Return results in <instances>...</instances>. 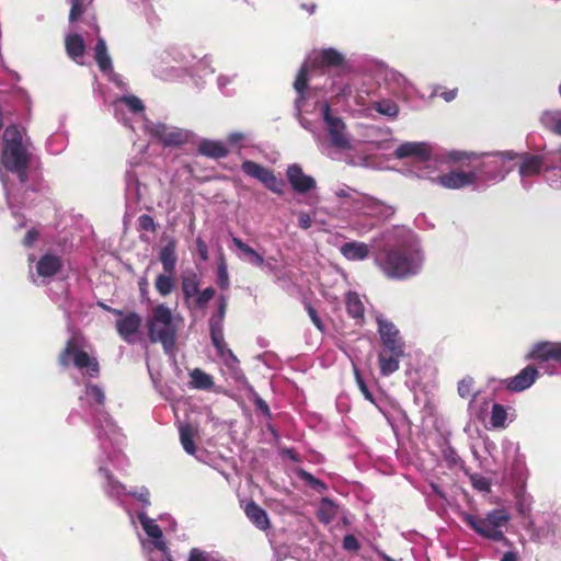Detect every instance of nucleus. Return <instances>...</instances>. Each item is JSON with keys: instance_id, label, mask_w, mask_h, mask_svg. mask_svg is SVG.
<instances>
[{"instance_id": "1", "label": "nucleus", "mask_w": 561, "mask_h": 561, "mask_svg": "<svg viewBox=\"0 0 561 561\" xmlns=\"http://www.w3.org/2000/svg\"><path fill=\"white\" fill-rule=\"evenodd\" d=\"M374 263L389 279H404L413 276L421 265L417 254L410 249L388 244L375 252Z\"/></svg>"}, {"instance_id": "2", "label": "nucleus", "mask_w": 561, "mask_h": 561, "mask_svg": "<svg viewBox=\"0 0 561 561\" xmlns=\"http://www.w3.org/2000/svg\"><path fill=\"white\" fill-rule=\"evenodd\" d=\"M148 339L160 343L164 353L171 354L176 344L179 323L172 310L164 304L154 306L147 319Z\"/></svg>"}, {"instance_id": "3", "label": "nucleus", "mask_w": 561, "mask_h": 561, "mask_svg": "<svg viewBox=\"0 0 561 561\" xmlns=\"http://www.w3.org/2000/svg\"><path fill=\"white\" fill-rule=\"evenodd\" d=\"M85 342V337L80 331H73L58 355V363L64 368H68L72 363L76 368L85 370L90 377L95 378L100 375V365L95 357L90 356L83 350Z\"/></svg>"}, {"instance_id": "4", "label": "nucleus", "mask_w": 561, "mask_h": 561, "mask_svg": "<svg viewBox=\"0 0 561 561\" xmlns=\"http://www.w3.org/2000/svg\"><path fill=\"white\" fill-rule=\"evenodd\" d=\"M461 522L470 527L478 535L493 541H507L504 536L503 527L511 519L510 513L505 508L490 511L485 517H479L470 513H461Z\"/></svg>"}, {"instance_id": "5", "label": "nucleus", "mask_w": 561, "mask_h": 561, "mask_svg": "<svg viewBox=\"0 0 561 561\" xmlns=\"http://www.w3.org/2000/svg\"><path fill=\"white\" fill-rule=\"evenodd\" d=\"M24 128L10 125L3 134L2 164L5 169L30 164L31 153L27 144L23 142Z\"/></svg>"}, {"instance_id": "6", "label": "nucleus", "mask_w": 561, "mask_h": 561, "mask_svg": "<svg viewBox=\"0 0 561 561\" xmlns=\"http://www.w3.org/2000/svg\"><path fill=\"white\" fill-rule=\"evenodd\" d=\"M227 309L228 297L220 295L217 299V310L210 316L208 320L211 343L220 355H225L226 351L232 355V352L227 350V345L224 339V323Z\"/></svg>"}, {"instance_id": "7", "label": "nucleus", "mask_w": 561, "mask_h": 561, "mask_svg": "<svg viewBox=\"0 0 561 561\" xmlns=\"http://www.w3.org/2000/svg\"><path fill=\"white\" fill-rule=\"evenodd\" d=\"M241 170L245 175L259 180L271 192L277 195L284 194L285 182L278 179L273 170L252 160H244L241 163Z\"/></svg>"}, {"instance_id": "8", "label": "nucleus", "mask_w": 561, "mask_h": 561, "mask_svg": "<svg viewBox=\"0 0 561 561\" xmlns=\"http://www.w3.org/2000/svg\"><path fill=\"white\" fill-rule=\"evenodd\" d=\"M102 307L112 312L115 316H118L119 319L116 320L115 328L118 333V335L126 342V343H134L135 339L134 336L138 333L142 319L137 312H128L124 313L119 309L111 308L108 306L102 305Z\"/></svg>"}, {"instance_id": "9", "label": "nucleus", "mask_w": 561, "mask_h": 561, "mask_svg": "<svg viewBox=\"0 0 561 561\" xmlns=\"http://www.w3.org/2000/svg\"><path fill=\"white\" fill-rule=\"evenodd\" d=\"M377 323L385 351L396 355H404V342L398 328L391 321L381 318L377 319Z\"/></svg>"}, {"instance_id": "10", "label": "nucleus", "mask_w": 561, "mask_h": 561, "mask_svg": "<svg viewBox=\"0 0 561 561\" xmlns=\"http://www.w3.org/2000/svg\"><path fill=\"white\" fill-rule=\"evenodd\" d=\"M150 134L163 147H181L188 142L190 133L178 127H169L165 124H156L150 129Z\"/></svg>"}, {"instance_id": "11", "label": "nucleus", "mask_w": 561, "mask_h": 561, "mask_svg": "<svg viewBox=\"0 0 561 561\" xmlns=\"http://www.w3.org/2000/svg\"><path fill=\"white\" fill-rule=\"evenodd\" d=\"M323 118L328 125V134L330 136L331 145L341 150L351 149V141L345 135V123L340 117L331 116L330 107L328 105L324 108Z\"/></svg>"}, {"instance_id": "12", "label": "nucleus", "mask_w": 561, "mask_h": 561, "mask_svg": "<svg viewBox=\"0 0 561 561\" xmlns=\"http://www.w3.org/2000/svg\"><path fill=\"white\" fill-rule=\"evenodd\" d=\"M346 67L345 57L334 48L322 49L310 59V68L312 69H334L344 71Z\"/></svg>"}, {"instance_id": "13", "label": "nucleus", "mask_w": 561, "mask_h": 561, "mask_svg": "<svg viewBox=\"0 0 561 561\" xmlns=\"http://www.w3.org/2000/svg\"><path fill=\"white\" fill-rule=\"evenodd\" d=\"M478 180V172H461V171H451L446 174L438 175L433 181L439 184L440 186L448 190H458L466 186H470L474 184Z\"/></svg>"}, {"instance_id": "14", "label": "nucleus", "mask_w": 561, "mask_h": 561, "mask_svg": "<svg viewBox=\"0 0 561 561\" xmlns=\"http://www.w3.org/2000/svg\"><path fill=\"white\" fill-rule=\"evenodd\" d=\"M528 359L539 363L557 362L561 364V343L559 342H538L527 355Z\"/></svg>"}, {"instance_id": "15", "label": "nucleus", "mask_w": 561, "mask_h": 561, "mask_svg": "<svg viewBox=\"0 0 561 561\" xmlns=\"http://www.w3.org/2000/svg\"><path fill=\"white\" fill-rule=\"evenodd\" d=\"M538 370L535 366L528 365L523 368L513 378L503 380L506 389L513 392H519L528 389L537 379Z\"/></svg>"}, {"instance_id": "16", "label": "nucleus", "mask_w": 561, "mask_h": 561, "mask_svg": "<svg viewBox=\"0 0 561 561\" xmlns=\"http://www.w3.org/2000/svg\"><path fill=\"white\" fill-rule=\"evenodd\" d=\"M286 176L294 191L304 194L316 186V181L312 176L306 175L299 164H290L287 168Z\"/></svg>"}, {"instance_id": "17", "label": "nucleus", "mask_w": 561, "mask_h": 561, "mask_svg": "<svg viewBox=\"0 0 561 561\" xmlns=\"http://www.w3.org/2000/svg\"><path fill=\"white\" fill-rule=\"evenodd\" d=\"M432 150L425 142H404L401 144L394 151V156L398 159H405L409 157L419 158L421 161L428 160L431 158Z\"/></svg>"}, {"instance_id": "18", "label": "nucleus", "mask_w": 561, "mask_h": 561, "mask_svg": "<svg viewBox=\"0 0 561 561\" xmlns=\"http://www.w3.org/2000/svg\"><path fill=\"white\" fill-rule=\"evenodd\" d=\"M362 209H364L367 215L379 219H388L393 216L396 211L392 206L369 195L363 197Z\"/></svg>"}, {"instance_id": "19", "label": "nucleus", "mask_w": 561, "mask_h": 561, "mask_svg": "<svg viewBox=\"0 0 561 561\" xmlns=\"http://www.w3.org/2000/svg\"><path fill=\"white\" fill-rule=\"evenodd\" d=\"M244 513L257 529L265 531L271 527V522L266 511L254 501L247 504Z\"/></svg>"}, {"instance_id": "20", "label": "nucleus", "mask_w": 561, "mask_h": 561, "mask_svg": "<svg viewBox=\"0 0 561 561\" xmlns=\"http://www.w3.org/2000/svg\"><path fill=\"white\" fill-rule=\"evenodd\" d=\"M62 267V260L58 255L50 253L44 254L37 262L36 271L42 277H53Z\"/></svg>"}, {"instance_id": "21", "label": "nucleus", "mask_w": 561, "mask_h": 561, "mask_svg": "<svg viewBox=\"0 0 561 561\" xmlns=\"http://www.w3.org/2000/svg\"><path fill=\"white\" fill-rule=\"evenodd\" d=\"M199 154L211 159L225 158L229 153L228 147L219 140L203 139L197 148Z\"/></svg>"}, {"instance_id": "22", "label": "nucleus", "mask_w": 561, "mask_h": 561, "mask_svg": "<svg viewBox=\"0 0 561 561\" xmlns=\"http://www.w3.org/2000/svg\"><path fill=\"white\" fill-rule=\"evenodd\" d=\"M159 261L162 268L167 273H175L178 263L176 254V241L174 239L169 240L159 252Z\"/></svg>"}, {"instance_id": "23", "label": "nucleus", "mask_w": 561, "mask_h": 561, "mask_svg": "<svg viewBox=\"0 0 561 561\" xmlns=\"http://www.w3.org/2000/svg\"><path fill=\"white\" fill-rule=\"evenodd\" d=\"M340 252L348 261H363L369 255V247L364 242L351 241L342 244Z\"/></svg>"}, {"instance_id": "24", "label": "nucleus", "mask_w": 561, "mask_h": 561, "mask_svg": "<svg viewBox=\"0 0 561 561\" xmlns=\"http://www.w3.org/2000/svg\"><path fill=\"white\" fill-rule=\"evenodd\" d=\"M345 307L348 316L355 319L357 323L364 322L365 307L357 293L348 291L346 294Z\"/></svg>"}, {"instance_id": "25", "label": "nucleus", "mask_w": 561, "mask_h": 561, "mask_svg": "<svg viewBox=\"0 0 561 561\" xmlns=\"http://www.w3.org/2000/svg\"><path fill=\"white\" fill-rule=\"evenodd\" d=\"M520 158L519 173L522 176H531L540 173L543 165L542 157L526 152Z\"/></svg>"}, {"instance_id": "26", "label": "nucleus", "mask_w": 561, "mask_h": 561, "mask_svg": "<svg viewBox=\"0 0 561 561\" xmlns=\"http://www.w3.org/2000/svg\"><path fill=\"white\" fill-rule=\"evenodd\" d=\"M201 279L199 276L192 272L182 277L181 289L183 294L184 301L190 305L191 300L197 295L199 291Z\"/></svg>"}, {"instance_id": "27", "label": "nucleus", "mask_w": 561, "mask_h": 561, "mask_svg": "<svg viewBox=\"0 0 561 561\" xmlns=\"http://www.w3.org/2000/svg\"><path fill=\"white\" fill-rule=\"evenodd\" d=\"M232 242L238 250H240L243 254V259L247 260L250 264L261 267L264 265V257L262 254L257 253L253 248L242 241V239L238 237H232Z\"/></svg>"}, {"instance_id": "28", "label": "nucleus", "mask_w": 561, "mask_h": 561, "mask_svg": "<svg viewBox=\"0 0 561 561\" xmlns=\"http://www.w3.org/2000/svg\"><path fill=\"white\" fill-rule=\"evenodd\" d=\"M67 54L73 60L82 58L85 53V45L83 38L79 34L68 35L65 41Z\"/></svg>"}, {"instance_id": "29", "label": "nucleus", "mask_w": 561, "mask_h": 561, "mask_svg": "<svg viewBox=\"0 0 561 561\" xmlns=\"http://www.w3.org/2000/svg\"><path fill=\"white\" fill-rule=\"evenodd\" d=\"M175 273H160L157 275L154 279V288L159 293L160 296L167 297L169 296L175 288Z\"/></svg>"}, {"instance_id": "30", "label": "nucleus", "mask_w": 561, "mask_h": 561, "mask_svg": "<svg viewBox=\"0 0 561 561\" xmlns=\"http://www.w3.org/2000/svg\"><path fill=\"white\" fill-rule=\"evenodd\" d=\"M94 58L102 71L112 69V60L107 54L106 43L103 37H99L94 47Z\"/></svg>"}, {"instance_id": "31", "label": "nucleus", "mask_w": 561, "mask_h": 561, "mask_svg": "<svg viewBox=\"0 0 561 561\" xmlns=\"http://www.w3.org/2000/svg\"><path fill=\"white\" fill-rule=\"evenodd\" d=\"M403 355L391 354L387 356L383 353L379 354V368L382 376H389L399 369V358Z\"/></svg>"}, {"instance_id": "32", "label": "nucleus", "mask_w": 561, "mask_h": 561, "mask_svg": "<svg viewBox=\"0 0 561 561\" xmlns=\"http://www.w3.org/2000/svg\"><path fill=\"white\" fill-rule=\"evenodd\" d=\"M541 123L547 129L561 136V111H546L541 115Z\"/></svg>"}, {"instance_id": "33", "label": "nucleus", "mask_w": 561, "mask_h": 561, "mask_svg": "<svg viewBox=\"0 0 561 561\" xmlns=\"http://www.w3.org/2000/svg\"><path fill=\"white\" fill-rule=\"evenodd\" d=\"M195 431L192 425L186 424L180 427V440L184 450L190 455H195L196 446L194 443Z\"/></svg>"}, {"instance_id": "34", "label": "nucleus", "mask_w": 561, "mask_h": 561, "mask_svg": "<svg viewBox=\"0 0 561 561\" xmlns=\"http://www.w3.org/2000/svg\"><path fill=\"white\" fill-rule=\"evenodd\" d=\"M192 386L196 389L209 390L214 386L213 377L199 368L191 373Z\"/></svg>"}, {"instance_id": "35", "label": "nucleus", "mask_w": 561, "mask_h": 561, "mask_svg": "<svg viewBox=\"0 0 561 561\" xmlns=\"http://www.w3.org/2000/svg\"><path fill=\"white\" fill-rule=\"evenodd\" d=\"M507 420V412L504 405L494 403L492 405L490 423L494 428H501L505 426Z\"/></svg>"}, {"instance_id": "36", "label": "nucleus", "mask_w": 561, "mask_h": 561, "mask_svg": "<svg viewBox=\"0 0 561 561\" xmlns=\"http://www.w3.org/2000/svg\"><path fill=\"white\" fill-rule=\"evenodd\" d=\"M216 290L214 287H207L197 293L193 298V305L196 309L205 310L208 302L215 297Z\"/></svg>"}, {"instance_id": "37", "label": "nucleus", "mask_w": 561, "mask_h": 561, "mask_svg": "<svg viewBox=\"0 0 561 561\" xmlns=\"http://www.w3.org/2000/svg\"><path fill=\"white\" fill-rule=\"evenodd\" d=\"M373 108L378 112L379 114L389 116V117H397L399 114V106L390 100H382L380 102H375L373 105Z\"/></svg>"}, {"instance_id": "38", "label": "nucleus", "mask_w": 561, "mask_h": 561, "mask_svg": "<svg viewBox=\"0 0 561 561\" xmlns=\"http://www.w3.org/2000/svg\"><path fill=\"white\" fill-rule=\"evenodd\" d=\"M140 524L145 533L152 539H161L162 530L160 526L153 520L144 515L139 516Z\"/></svg>"}, {"instance_id": "39", "label": "nucleus", "mask_w": 561, "mask_h": 561, "mask_svg": "<svg viewBox=\"0 0 561 561\" xmlns=\"http://www.w3.org/2000/svg\"><path fill=\"white\" fill-rule=\"evenodd\" d=\"M217 284L224 290H227L230 286L229 274L224 255L220 256V262L217 268Z\"/></svg>"}, {"instance_id": "40", "label": "nucleus", "mask_w": 561, "mask_h": 561, "mask_svg": "<svg viewBox=\"0 0 561 561\" xmlns=\"http://www.w3.org/2000/svg\"><path fill=\"white\" fill-rule=\"evenodd\" d=\"M308 85V69L302 66L295 79L294 88L299 94V99H304L305 90Z\"/></svg>"}, {"instance_id": "41", "label": "nucleus", "mask_w": 561, "mask_h": 561, "mask_svg": "<svg viewBox=\"0 0 561 561\" xmlns=\"http://www.w3.org/2000/svg\"><path fill=\"white\" fill-rule=\"evenodd\" d=\"M137 228L140 231L156 232L157 224L152 216L144 214L138 217Z\"/></svg>"}, {"instance_id": "42", "label": "nucleus", "mask_w": 561, "mask_h": 561, "mask_svg": "<svg viewBox=\"0 0 561 561\" xmlns=\"http://www.w3.org/2000/svg\"><path fill=\"white\" fill-rule=\"evenodd\" d=\"M474 380L471 377H466L458 382V393L461 398L474 397L473 393Z\"/></svg>"}, {"instance_id": "43", "label": "nucleus", "mask_w": 561, "mask_h": 561, "mask_svg": "<svg viewBox=\"0 0 561 561\" xmlns=\"http://www.w3.org/2000/svg\"><path fill=\"white\" fill-rule=\"evenodd\" d=\"M87 393L99 405H104L105 394L104 391L98 385H88Z\"/></svg>"}, {"instance_id": "44", "label": "nucleus", "mask_w": 561, "mask_h": 561, "mask_svg": "<svg viewBox=\"0 0 561 561\" xmlns=\"http://www.w3.org/2000/svg\"><path fill=\"white\" fill-rule=\"evenodd\" d=\"M85 12V7L82 0H71V8L69 12V21L71 23L76 22L80 19V16Z\"/></svg>"}, {"instance_id": "45", "label": "nucleus", "mask_w": 561, "mask_h": 561, "mask_svg": "<svg viewBox=\"0 0 561 561\" xmlns=\"http://www.w3.org/2000/svg\"><path fill=\"white\" fill-rule=\"evenodd\" d=\"M354 374H355L356 383H357L362 394L364 396V398L366 400H368L369 402L375 403L374 396L369 391V389H368L364 378L362 377L360 373L358 371V369L354 368Z\"/></svg>"}, {"instance_id": "46", "label": "nucleus", "mask_w": 561, "mask_h": 561, "mask_svg": "<svg viewBox=\"0 0 561 561\" xmlns=\"http://www.w3.org/2000/svg\"><path fill=\"white\" fill-rule=\"evenodd\" d=\"M105 478L112 494L119 495L124 491V485L114 478L110 470H104Z\"/></svg>"}, {"instance_id": "47", "label": "nucleus", "mask_w": 561, "mask_h": 561, "mask_svg": "<svg viewBox=\"0 0 561 561\" xmlns=\"http://www.w3.org/2000/svg\"><path fill=\"white\" fill-rule=\"evenodd\" d=\"M122 101L128 106L133 113H140L145 110V105L140 99L135 95L124 96Z\"/></svg>"}, {"instance_id": "48", "label": "nucleus", "mask_w": 561, "mask_h": 561, "mask_svg": "<svg viewBox=\"0 0 561 561\" xmlns=\"http://www.w3.org/2000/svg\"><path fill=\"white\" fill-rule=\"evenodd\" d=\"M305 308H306L308 316L310 317L312 323L314 324V327L320 332H324L325 331L324 323L322 322L321 318L319 317L317 310L309 302L306 304Z\"/></svg>"}, {"instance_id": "49", "label": "nucleus", "mask_w": 561, "mask_h": 561, "mask_svg": "<svg viewBox=\"0 0 561 561\" xmlns=\"http://www.w3.org/2000/svg\"><path fill=\"white\" fill-rule=\"evenodd\" d=\"M471 482L474 489L482 491V492H489L491 489L490 481L484 477H472Z\"/></svg>"}, {"instance_id": "50", "label": "nucleus", "mask_w": 561, "mask_h": 561, "mask_svg": "<svg viewBox=\"0 0 561 561\" xmlns=\"http://www.w3.org/2000/svg\"><path fill=\"white\" fill-rule=\"evenodd\" d=\"M128 494L137 499L144 505H150V492L147 488H141L140 491H130Z\"/></svg>"}, {"instance_id": "51", "label": "nucleus", "mask_w": 561, "mask_h": 561, "mask_svg": "<svg viewBox=\"0 0 561 561\" xmlns=\"http://www.w3.org/2000/svg\"><path fill=\"white\" fill-rule=\"evenodd\" d=\"M195 243H196V250H197V253H198L201 260L204 262L208 261L209 254H208V247H207L206 242L201 237H198L196 239Z\"/></svg>"}, {"instance_id": "52", "label": "nucleus", "mask_w": 561, "mask_h": 561, "mask_svg": "<svg viewBox=\"0 0 561 561\" xmlns=\"http://www.w3.org/2000/svg\"><path fill=\"white\" fill-rule=\"evenodd\" d=\"M474 157V153H467L463 151H451L447 154L448 160L453 162H461L463 160H470L471 158Z\"/></svg>"}, {"instance_id": "53", "label": "nucleus", "mask_w": 561, "mask_h": 561, "mask_svg": "<svg viewBox=\"0 0 561 561\" xmlns=\"http://www.w3.org/2000/svg\"><path fill=\"white\" fill-rule=\"evenodd\" d=\"M343 548L348 551H357L359 542L354 535H346L343 539Z\"/></svg>"}, {"instance_id": "54", "label": "nucleus", "mask_w": 561, "mask_h": 561, "mask_svg": "<svg viewBox=\"0 0 561 561\" xmlns=\"http://www.w3.org/2000/svg\"><path fill=\"white\" fill-rule=\"evenodd\" d=\"M28 165L30 164H25L23 167L9 168L7 170L9 172L16 173L19 181L24 184L28 181V172H27Z\"/></svg>"}, {"instance_id": "55", "label": "nucleus", "mask_w": 561, "mask_h": 561, "mask_svg": "<svg viewBox=\"0 0 561 561\" xmlns=\"http://www.w3.org/2000/svg\"><path fill=\"white\" fill-rule=\"evenodd\" d=\"M187 561H209V556L198 548H193L190 551Z\"/></svg>"}, {"instance_id": "56", "label": "nucleus", "mask_w": 561, "mask_h": 561, "mask_svg": "<svg viewBox=\"0 0 561 561\" xmlns=\"http://www.w3.org/2000/svg\"><path fill=\"white\" fill-rule=\"evenodd\" d=\"M300 477H301L306 482H308L311 486H313V488H316V489H318V486H321L322 489H324V484H323L320 480L316 479L311 473L306 472V471H302V472L300 473Z\"/></svg>"}, {"instance_id": "57", "label": "nucleus", "mask_w": 561, "mask_h": 561, "mask_svg": "<svg viewBox=\"0 0 561 561\" xmlns=\"http://www.w3.org/2000/svg\"><path fill=\"white\" fill-rule=\"evenodd\" d=\"M37 238H38V232L35 229H31L24 236L23 244L25 247L30 248L37 240Z\"/></svg>"}, {"instance_id": "58", "label": "nucleus", "mask_w": 561, "mask_h": 561, "mask_svg": "<svg viewBox=\"0 0 561 561\" xmlns=\"http://www.w3.org/2000/svg\"><path fill=\"white\" fill-rule=\"evenodd\" d=\"M312 219L307 213H300L298 217V225L301 229H308L311 227Z\"/></svg>"}, {"instance_id": "59", "label": "nucleus", "mask_w": 561, "mask_h": 561, "mask_svg": "<svg viewBox=\"0 0 561 561\" xmlns=\"http://www.w3.org/2000/svg\"><path fill=\"white\" fill-rule=\"evenodd\" d=\"M244 139V134L241 131H233L228 135V141L231 145H237Z\"/></svg>"}, {"instance_id": "60", "label": "nucleus", "mask_w": 561, "mask_h": 561, "mask_svg": "<svg viewBox=\"0 0 561 561\" xmlns=\"http://www.w3.org/2000/svg\"><path fill=\"white\" fill-rule=\"evenodd\" d=\"M440 95L446 102H450L457 96V89L444 91Z\"/></svg>"}, {"instance_id": "61", "label": "nucleus", "mask_w": 561, "mask_h": 561, "mask_svg": "<svg viewBox=\"0 0 561 561\" xmlns=\"http://www.w3.org/2000/svg\"><path fill=\"white\" fill-rule=\"evenodd\" d=\"M518 556L516 552L507 551L503 554L501 561H517Z\"/></svg>"}, {"instance_id": "62", "label": "nucleus", "mask_w": 561, "mask_h": 561, "mask_svg": "<svg viewBox=\"0 0 561 561\" xmlns=\"http://www.w3.org/2000/svg\"><path fill=\"white\" fill-rule=\"evenodd\" d=\"M496 154L501 156L504 160H514L517 157V153H515L514 151H503Z\"/></svg>"}, {"instance_id": "63", "label": "nucleus", "mask_w": 561, "mask_h": 561, "mask_svg": "<svg viewBox=\"0 0 561 561\" xmlns=\"http://www.w3.org/2000/svg\"><path fill=\"white\" fill-rule=\"evenodd\" d=\"M153 543H154V547L158 550L162 551V552H165L167 549H168L167 543L162 540V538L161 539H154Z\"/></svg>"}, {"instance_id": "64", "label": "nucleus", "mask_w": 561, "mask_h": 561, "mask_svg": "<svg viewBox=\"0 0 561 561\" xmlns=\"http://www.w3.org/2000/svg\"><path fill=\"white\" fill-rule=\"evenodd\" d=\"M257 407L264 412V413H268L270 412V409H268V405L265 401H263L262 399H260L257 401Z\"/></svg>"}]
</instances>
